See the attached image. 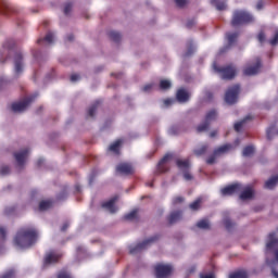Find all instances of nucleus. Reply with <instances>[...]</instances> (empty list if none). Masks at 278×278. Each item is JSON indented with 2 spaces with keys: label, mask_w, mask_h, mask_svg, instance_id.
<instances>
[{
  "label": "nucleus",
  "mask_w": 278,
  "mask_h": 278,
  "mask_svg": "<svg viewBox=\"0 0 278 278\" xmlns=\"http://www.w3.org/2000/svg\"><path fill=\"white\" fill-rule=\"evenodd\" d=\"M38 240V231L35 228H21L13 240L14 245L18 249H29L33 244H36Z\"/></svg>",
  "instance_id": "obj_1"
},
{
  "label": "nucleus",
  "mask_w": 278,
  "mask_h": 278,
  "mask_svg": "<svg viewBox=\"0 0 278 278\" xmlns=\"http://www.w3.org/2000/svg\"><path fill=\"white\" fill-rule=\"evenodd\" d=\"M255 20L253 15L247 11L237 10L232 14L231 26L232 27H241V25H249L253 23Z\"/></svg>",
  "instance_id": "obj_2"
},
{
  "label": "nucleus",
  "mask_w": 278,
  "mask_h": 278,
  "mask_svg": "<svg viewBox=\"0 0 278 278\" xmlns=\"http://www.w3.org/2000/svg\"><path fill=\"white\" fill-rule=\"evenodd\" d=\"M213 68L215 73L219 75V77L226 79L227 81L235 79L236 75H238V68H236V65L233 64H228L219 67L218 64L214 63Z\"/></svg>",
  "instance_id": "obj_3"
},
{
  "label": "nucleus",
  "mask_w": 278,
  "mask_h": 278,
  "mask_svg": "<svg viewBox=\"0 0 278 278\" xmlns=\"http://www.w3.org/2000/svg\"><path fill=\"white\" fill-rule=\"evenodd\" d=\"M231 151V144L227 143L224 146H220L219 148H216L213 153L206 159V164L212 166L213 164H216V160L220 157V155H225V153H229Z\"/></svg>",
  "instance_id": "obj_4"
},
{
  "label": "nucleus",
  "mask_w": 278,
  "mask_h": 278,
  "mask_svg": "<svg viewBox=\"0 0 278 278\" xmlns=\"http://www.w3.org/2000/svg\"><path fill=\"white\" fill-rule=\"evenodd\" d=\"M216 116H218L216 110L213 109L208 111L205 115L204 122L197 127L198 134L207 131V129H210V125H212V121H216Z\"/></svg>",
  "instance_id": "obj_5"
},
{
  "label": "nucleus",
  "mask_w": 278,
  "mask_h": 278,
  "mask_svg": "<svg viewBox=\"0 0 278 278\" xmlns=\"http://www.w3.org/2000/svg\"><path fill=\"white\" fill-rule=\"evenodd\" d=\"M238 94H240V85H233L226 91L225 102L228 105H233L235 103H238Z\"/></svg>",
  "instance_id": "obj_6"
},
{
  "label": "nucleus",
  "mask_w": 278,
  "mask_h": 278,
  "mask_svg": "<svg viewBox=\"0 0 278 278\" xmlns=\"http://www.w3.org/2000/svg\"><path fill=\"white\" fill-rule=\"evenodd\" d=\"M36 97L38 96H30L20 102H14L11 105L12 112H25V110H27V108H29V105L36 101Z\"/></svg>",
  "instance_id": "obj_7"
},
{
  "label": "nucleus",
  "mask_w": 278,
  "mask_h": 278,
  "mask_svg": "<svg viewBox=\"0 0 278 278\" xmlns=\"http://www.w3.org/2000/svg\"><path fill=\"white\" fill-rule=\"evenodd\" d=\"M14 47H16V43L12 39H9L3 43L2 50H0V62L2 64L10 58L12 51H14Z\"/></svg>",
  "instance_id": "obj_8"
},
{
  "label": "nucleus",
  "mask_w": 278,
  "mask_h": 278,
  "mask_svg": "<svg viewBox=\"0 0 278 278\" xmlns=\"http://www.w3.org/2000/svg\"><path fill=\"white\" fill-rule=\"evenodd\" d=\"M261 68H262V60L260 58H256L252 64H249L243 68V75H245L247 77L257 75Z\"/></svg>",
  "instance_id": "obj_9"
},
{
  "label": "nucleus",
  "mask_w": 278,
  "mask_h": 278,
  "mask_svg": "<svg viewBox=\"0 0 278 278\" xmlns=\"http://www.w3.org/2000/svg\"><path fill=\"white\" fill-rule=\"evenodd\" d=\"M157 240H160L159 235L153 236V237L149 238L148 240L142 241L141 243H138L137 245L130 248V250H129L130 255H136V253H140V251L147 249V247L149 244H153V242H157Z\"/></svg>",
  "instance_id": "obj_10"
},
{
  "label": "nucleus",
  "mask_w": 278,
  "mask_h": 278,
  "mask_svg": "<svg viewBox=\"0 0 278 278\" xmlns=\"http://www.w3.org/2000/svg\"><path fill=\"white\" fill-rule=\"evenodd\" d=\"M154 273L156 278H166L173 273V266L157 264L154 266Z\"/></svg>",
  "instance_id": "obj_11"
},
{
  "label": "nucleus",
  "mask_w": 278,
  "mask_h": 278,
  "mask_svg": "<svg viewBox=\"0 0 278 278\" xmlns=\"http://www.w3.org/2000/svg\"><path fill=\"white\" fill-rule=\"evenodd\" d=\"M62 257V254L51 250L47 252L43 257V266H51V264H58Z\"/></svg>",
  "instance_id": "obj_12"
},
{
  "label": "nucleus",
  "mask_w": 278,
  "mask_h": 278,
  "mask_svg": "<svg viewBox=\"0 0 278 278\" xmlns=\"http://www.w3.org/2000/svg\"><path fill=\"white\" fill-rule=\"evenodd\" d=\"M13 155L18 168H23V166H25V162H27V157L29 155V149L27 148L23 149L20 152H15Z\"/></svg>",
  "instance_id": "obj_13"
},
{
  "label": "nucleus",
  "mask_w": 278,
  "mask_h": 278,
  "mask_svg": "<svg viewBox=\"0 0 278 278\" xmlns=\"http://www.w3.org/2000/svg\"><path fill=\"white\" fill-rule=\"evenodd\" d=\"M116 173H118V175H124L126 177L129 175H134V165H131L130 163H119L116 166Z\"/></svg>",
  "instance_id": "obj_14"
},
{
  "label": "nucleus",
  "mask_w": 278,
  "mask_h": 278,
  "mask_svg": "<svg viewBox=\"0 0 278 278\" xmlns=\"http://www.w3.org/2000/svg\"><path fill=\"white\" fill-rule=\"evenodd\" d=\"M242 192V186L240 184L229 185L222 189L223 197H231V194H238Z\"/></svg>",
  "instance_id": "obj_15"
},
{
  "label": "nucleus",
  "mask_w": 278,
  "mask_h": 278,
  "mask_svg": "<svg viewBox=\"0 0 278 278\" xmlns=\"http://www.w3.org/2000/svg\"><path fill=\"white\" fill-rule=\"evenodd\" d=\"M118 201V195H114L111 200L102 203V207L108 210L110 214H116L118 212V207H116V202Z\"/></svg>",
  "instance_id": "obj_16"
},
{
  "label": "nucleus",
  "mask_w": 278,
  "mask_h": 278,
  "mask_svg": "<svg viewBox=\"0 0 278 278\" xmlns=\"http://www.w3.org/2000/svg\"><path fill=\"white\" fill-rule=\"evenodd\" d=\"M176 99L179 103H188V101H190V92H188V90L185 88L178 89Z\"/></svg>",
  "instance_id": "obj_17"
},
{
  "label": "nucleus",
  "mask_w": 278,
  "mask_h": 278,
  "mask_svg": "<svg viewBox=\"0 0 278 278\" xmlns=\"http://www.w3.org/2000/svg\"><path fill=\"white\" fill-rule=\"evenodd\" d=\"M238 36H239L238 33H227L226 39L228 40V46L223 48L220 50V53H225L226 51H229V49H231V45H233V42H236V40H238Z\"/></svg>",
  "instance_id": "obj_18"
},
{
  "label": "nucleus",
  "mask_w": 278,
  "mask_h": 278,
  "mask_svg": "<svg viewBox=\"0 0 278 278\" xmlns=\"http://www.w3.org/2000/svg\"><path fill=\"white\" fill-rule=\"evenodd\" d=\"M14 66L16 75H21L23 73V54L15 53L14 55Z\"/></svg>",
  "instance_id": "obj_19"
},
{
  "label": "nucleus",
  "mask_w": 278,
  "mask_h": 278,
  "mask_svg": "<svg viewBox=\"0 0 278 278\" xmlns=\"http://www.w3.org/2000/svg\"><path fill=\"white\" fill-rule=\"evenodd\" d=\"M173 157V154H165L164 157L157 164L159 173H167L168 168L166 166V162H168Z\"/></svg>",
  "instance_id": "obj_20"
},
{
  "label": "nucleus",
  "mask_w": 278,
  "mask_h": 278,
  "mask_svg": "<svg viewBox=\"0 0 278 278\" xmlns=\"http://www.w3.org/2000/svg\"><path fill=\"white\" fill-rule=\"evenodd\" d=\"M278 244V239L275 237V232L268 235V241L266 243V251H273Z\"/></svg>",
  "instance_id": "obj_21"
},
{
  "label": "nucleus",
  "mask_w": 278,
  "mask_h": 278,
  "mask_svg": "<svg viewBox=\"0 0 278 278\" xmlns=\"http://www.w3.org/2000/svg\"><path fill=\"white\" fill-rule=\"evenodd\" d=\"M182 216V212L181 211H176L169 214V216L167 217V222L168 225H175V223H179V219Z\"/></svg>",
  "instance_id": "obj_22"
},
{
  "label": "nucleus",
  "mask_w": 278,
  "mask_h": 278,
  "mask_svg": "<svg viewBox=\"0 0 278 278\" xmlns=\"http://www.w3.org/2000/svg\"><path fill=\"white\" fill-rule=\"evenodd\" d=\"M123 146V139H117L109 147V151L115 153V155H121V147Z\"/></svg>",
  "instance_id": "obj_23"
},
{
  "label": "nucleus",
  "mask_w": 278,
  "mask_h": 278,
  "mask_svg": "<svg viewBox=\"0 0 278 278\" xmlns=\"http://www.w3.org/2000/svg\"><path fill=\"white\" fill-rule=\"evenodd\" d=\"M239 199H241V201H247V199H253V189H251L250 187L245 188L244 190L242 189Z\"/></svg>",
  "instance_id": "obj_24"
},
{
  "label": "nucleus",
  "mask_w": 278,
  "mask_h": 278,
  "mask_svg": "<svg viewBox=\"0 0 278 278\" xmlns=\"http://www.w3.org/2000/svg\"><path fill=\"white\" fill-rule=\"evenodd\" d=\"M211 5L216 8V10H218L219 12L223 10H227V3L222 0H211Z\"/></svg>",
  "instance_id": "obj_25"
},
{
  "label": "nucleus",
  "mask_w": 278,
  "mask_h": 278,
  "mask_svg": "<svg viewBox=\"0 0 278 278\" xmlns=\"http://www.w3.org/2000/svg\"><path fill=\"white\" fill-rule=\"evenodd\" d=\"M194 51H197V49L194 48V42H192V40H189L187 42V51L185 52L184 56L190 58V55L194 54Z\"/></svg>",
  "instance_id": "obj_26"
},
{
  "label": "nucleus",
  "mask_w": 278,
  "mask_h": 278,
  "mask_svg": "<svg viewBox=\"0 0 278 278\" xmlns=\"http://www.w3.org/2000/svg\"><path fill=\"white\" fill-rule=\"evenodd\" d=\"M99 105H101V101H96L91 104V106L88 109V116L89 117H94V114L97 113V110L99 109Z\"/></svg>",
  "instance_id": "obj_27"
},
{
  "label": "nucleus",
  "mask_w": 278,
  "mask_h": 278,
  "mask_svg": "<svg viewBox=\"0 0 278 278\" xmlns=\"http://www.w3.org/2000/svg\"><path fill=\"white\" fill-rule=\"evenodd\" d=\"M229 278H249V273L244 269H240L230 274Z\"/></svg>",
  "instance_id": "obj_28"
},
{
  "label": "nucleus",
  "mask_w": 278,
  "mask_h": 278,
  "mask_svg": "<svg viewBox=\"0 0 278 278\" xmlns=\"http://www.w3.org/2000/svg\"><path fill=\"white\" fill-rule=\"evenodd\" d=\"M277 184H278V175L268 179L265 182V188H267V190H273V188H275L277 186Z\"/></svg>",
  "instance_id": "obj_29"
},
{
  "label": "nucleus",
  "mask_w": 278,
  "mask_h": 278,
  "mask_svg": "<svg viewBox=\"0 0 278 278\" xmlns=\"http://www.w3.org/2000/svg\"><path fill=\"white\" fill-rule=\"evenodd\" d=\"M9 12H13L12 7L8 5V3L3 2V0H0V14L8 15Z\"/></svg>",
  "instance_id": "obj_30"
},
{
  "label": "nucleus",
  "mask_w": 278,
  "mask_h": 278,
  "mask_svg": "<svg viewBox=\"0 0 278 278\" xmlns=\"http://www.w3.org/2000/svg\"><path fill=\"white\" fill-rule=\"evenodd\" d=\"M247 121H253V115L245 116L244 119L235 124V131H242V127Z\"/></svg>",
  "instance_id": "obj_31"
},
{
  "label": "nucleus",
  "mask_w": 278,
  "mask_h": 278,
  "mask_svg": "<svg viewBox=\"0 0 278 278\" xmlns=\"http://www.w3.org/2000/svg\"><path fill=\"white\" fill-rule=\"evenodd\" d=\"M52 205L53 201L43 200L39 203V212H46V210H49Z\"/></svg>",
  "instance_id": "obj_32"
},
{
  "label": "nucleus",
  "mask_w": 278,
  "mask_h": 278,
  "mask_svg": "<svg viewBox=\"0 0 278 278\" xmlns=\"http://www.w3.org/2000/svg\"><path fill=\"white\" fill-rule=\"evenodd\" d=\"M202 203H203V199L198 198L195 201H193L191 204H189V207H190V210H192V212H197V211L201 210Z\"/></svg>",
  "instance_id": "obj_33"
},
{
  "label": "nucleus",
  "mask_w": 278,
  "mask_h": 278,
  "mask_svg": "<svg viewBox=\"0 0 278 278\" xmlns=\"http://www.w3.org/2000/svg\"><path fill=\"white\" fill-rule=\"evenodd\" d=\"M176 166H178L181 170H188L190 168V161L188 160H177L176 161Z\"/></svg>",
  "instance_id": "obj_34"
},
{
  "label": "nucleus",
  "mask_w": 278,
  "mask_h": 278,
  "mask_svg": "<svg viewBox=\"0 0 278 278\" xmlns=\"http://www.w3.org/2000/svg\"><path fill=\"white\" fill-rule=\"evenodd\" d=\"M207 149H208V146L207 144H203L200 148L193 150V153H194V155L200 157V155H205V153H207Z\"/></svg>",
  "instance_id": "obj_35"
},
{
  "label": "nucleus",
  "mask_w": 278,
  "mask_h": 278,
  "mask_svg": "<svg viewBox=\"0 0 278 278\" xmlns=\"http://www.w3.org/2000/svg\"><path fill=\"white\" fill-rule=\"evenodd\" d=\"M253 153H255V148L253 146H247L242 151L243 157H251Z\"/></svg>",
  "instance_id": "obj_36"
},
{
  "label": "nucleus",
  "mask_w": 278,
  "mask_h": 278,
  "mask_svg": "<svg viewBox=\"0 0 278 278\" xmlns=\"http://www.w3.org/2000/svg\"><path fill=\"white\" fill-rule=\"evenodd\" d=\"M109 38L113 41V42H121V33H117V31H114V30H111L109 31Z\"/></svg>",
  "instance_id": "obj_37"
},
{
  "label": "nucleus",
  "mask_w": 278,
  "mask_h": 278,
  "mask_svg": "<svg viewBox=\"0 0 278 278\" xmlns=\"http://www.w3.org/2000/svg\"><path fill=\"white\" fill-rule=\"evenodd\" d=\"M56 278H73V275L67 269H61L58 271Z\"/></svg>",
  "instance_id": "obj_38"
},
{
  "label": "nucleus",
  "mask_w": 278,
  "mask_h": 278,
  "mask_svg": "<svg viewBox=\"0 0 278 278\" xmlns=\"http://www.w3.org/2000/svg\"><path fill=\"white\" fill-rule=\"evenodd\" d=\"M135 218H138V210H132L124 216V220H135Z\"/></svg>",
  "instance_id": "obj_39"
},
{
  "label": "nucleus",
  "mask_w": 278,
  "mask_h": 278,
  "mask_svg": "<svg viewBox=\"0 0 278 278\" xmlns=\"http://www.w3.org/2000/svg\"><path fill=\"white\" fill-rule=\"evenodd\" d=\"M170 86H172L170 80L162 79L160 81V89L161 90H170Z\"/></svg>",
  "instance_id": "obj_40"
},
{
  "label": "nucleus",
  "mask_w": 278,
  "mask_h": 278,
  "mask_svg": "<svg viewBox=\"0 0 278 278\" xmlns=\"http://www.w3.org/2000/svg\"><path fill=\"white\" fill-rule=\"evenodd\" d=\"M43 40L51 45L53 42V33H48L43 39H38V45H40V42H42Z\"/></svg>",
  "instance_id": "obj_41"
},
{
  "label": "nucleus",
  "mask_w": 278,
  "mask_h": 278,
  "mask_svg": "<svg viewBox=\"0 0 278 278\" xmlns=\"http://www.w3.org/2000/svg\"><path fill=\"white\" fill-rule=\"evenodd\" d=\"M197 227H199V229H210V222H207V219H202L198 222Z\"/></svg>",
  "instance_id": "obj_42"
},
{
  "label": "nucleus",
  "mask_w": 278,
  "mask_h": 278,
  "mask_svg": "<svg viewBox=\"0 0 278 278\" xmlns=\"http://www.w3.org/2000/svg\"><path fill=\"white\" fill-rule=\"evenodd\" d=\"M16 277V271L14 269H9L5 271L0 278H15Z\"/></svg>",
  "instance_id": "obj_43"
},
{
  "label": "nucleus",
  "mask_w": 278,
  "mask_h": 278,
  "mask_svg": "<svg viewBox=\"0 0 278 278\" xmlns=\"http://www.w3.org/2000/svg\"><path fill=\"white\" fill-rule=\"evenodd\" d=\"M224 225H225V228L227 229V231H231V229H233V226L236 224H233L230 218H225Z\"/></svg>",
  "instance_id": "obj_44"
},
{
  "label": "nucleus",
  "mask_w": 278,
  "mask_h": 278,
  "mask_svg": "<svg viewBox=\"0 0 278 278\" xmlns=\"http://www.w3.org/2000/svg\"><path fill=\"white\" fill-rule=\"evenodd\" d=\"M72 10H73V2H66L64 10H63L65 16H68V14H71Z\"/></svg>",
  "instance_id": "obj_45"
},
{
  "label": "nucleus",
  "mask_w": 278,
  "mask_h": 278,
  "mask_svg": "<svg viewBox=\"0 0 278 278\" xmlns=\"http://www.w3.org/2000/svg\"><path fill=\"white\" fill-rule=\"evenodd\" d=\"M269 45H271V47H276V45H278V30L275 31L274 38L269 40Z\"/></svg>",
  "instance_id": "obj_46"
},
{
  "label": "nucleus",
  "mask_w": 278,
  "mask_h": 278,
  "mask_svg": "<svg viewBox=\"0 0 278 278\" xmlns=\"http://www.w3.org/2000/svg\"><path fill=\"white\" fill-rule=\"evenodd\" d=\"M0 175H10V166L3 165L0 167Z\"/></svg>",
  "instance_id": "obj_47"
},
{
  "label": "nucleus",
  "mask_w": 278,
  "mask_h": 278,
  "mask_svg": "<svg viewBox=\"0 0 278 278\" xmlns=\"http://www.w3.org/2000/svg\"><path fill=\"white\" fill-rule=\"evenodd\" d=\"M177 8H185L188 4V0H174Z\"/></svg>",
  "instance_id": "obj_48"
},
{
  "label": "nucleus",
  "mask_w": 278,
  "mask_h": 278,
  "mask_svg": "<svg viewBox=\"0 0 278 278\" xmlns=\"http://www.w3.org/2000/svg\"><path fill=\"white\" fill-rule=\"evenodd\" d=\"M179 203H184V197L178 195L173 199V205H179Z\"/></svg>",
  "instance_id": "obj_49"
},
{
  "label": "nucleus",
  "mask_w": 278,
  "mask_h": 278,
  "mask_svg": "<svg viewBox=\"0 0 278 278\" xmlns=\"http://www.w3.org/2000/svg\"><path fill=\"white\" fill-rule=\"evenodd\" d=\"M14 212H16V207H14V206H9V207H7V208L4 210V214H5L7 216H10V214H14Z\"/></svg>",
  "instance_id": "obj_50"
},
{
  "label": "nucleus",
  "mask_w": 278,
  "mask_h": 278,
  "mask_svg": "<svg viewBox=\"0 0 278 278\" xmlns=\"http://www.w3.org/2000/svg\"><path fill=\"white\" fill-rule=\"evenodd\" d=\"M184 179H186V181H192L193 176L190 174V172L187 170L184 173Z\"/></svg>",
  "instance_id": "obj_51"
},
{
  "label": "nucleus",
  "mask_w": 278,
  "mask_h": 278,
  "mask_svg": "<svg viewBox=\"0 0 278 278\" xmlns=\"http://www.w3.org/2000/svg\"><path fill=\"white\" fill-rule=\"evenodd\" d=\"M8 84H9L8 79L0 77V90L2 88H5V86H8Z\"/></svg>",
  "instance_id": "obj_52"
},
{
  "label": "nucleus",
  "mask_w": 278,
  "mask_h": 278,
  "mask_svg": "<svg viewBox=\"0 0 278 278\" xmlns=\"http://www.w3.org/2000/svg\"><path fill=\"white\" fill-rule=\"evenodd\" d=\"M257 40L258 42H264L266 40V34H264L263 31H261L257 36Z\"/></svg>",
  "instance_id": "obj_53"
},
{
  "label": "nucleus",
  "mask_w": 278,
  "mask_h": 278,
  "mask_svg": "<svg viewBox=\"0 0 278 278\" xmlns=\"http://www.w3.org/2000/svg\"><path fill=\"white\" fill-rule=\"evenodd\" d=\"M152 89H153V84H148L142 88L143 92H151Z\"/></svg>",
  "instance_id": "obj_54"
},
{
  "label": "nucleus",
  "mask_w": 278,
  "mask_h": 278,
  "mask_svg": "<svg viewBox=\"0 0 278 278\" xmlns=\"http://www.w3.org/2000/svg\"><path fill=\"white\" fill-rule=\"evenodd\" d=\"M197 24V21L194 20H189L186 24V26L188 27V29L194 27V25Z\"/></svg>",
  "instance_id": "obj_55"
},
{
  "label": "nucleus",
  "mask_w": 278,
  "mask_h": 278,
  "mask_svg": "<svg viewBox=\"0 0 278 278\" xmlns=\"http://www.w3.org/2000/svg\"><path fill=\"white\" fill-rule=\"evenodd\" d=\"M66 197H67L66 191H63L61 194H59L56 197V199H58V201H64V199H66Z\"/></svg>",
  "instance_id": "obj_56"
},
{
  "label": "nucleus",
  "mask_w": 278,
  "mask_h": 278,
  "mask_svg": "<svg viewBox=\"0 0 278 278\" xmlns=\"http://www.w3.org/2000/svg\"><path fill=\"white\" fill-rule=\"evenodd\" d=\"M80 76L79 74H72L71 75V81H79Z\"/></svg>",
  "instance_id": "obj_57"
},
{
  "label": "nucleus",
  "mask_w": 278,
  "mask_h": 278,
  "mask_svg": "<svg viewBox=\"0 0 278 278\" xmlns=\"http://www.w3.org/2000/svg\"><path fill=\"white\" fill-rule=\"evenodd\" d=\"M5 229L0 227V240H5Z\"/></svg>",
  "instance_id": "obj_58"
},
{
  "label": "nucleus",
  "mask_w": 278,
  "mask_h": 278,
  "mask_svg": "<svg viewBox=\"0 0 278 278\" xmlns=\"http://www.w3.org/2000/svg\"><path fill=\"white\" fill-rule=\"evenodd\" d=\"M264 8V0H258L256 3V10H262Z\"/></svg>",
  "instance_id": "obj_59"
},
{
  "label": "nucleus",
  "mask_w": 278,
  "mask_h": 278,
  "mask_svg": "<svg viewBox=\"0 0 278 278\" xmlns=\"http://www.w3.org/2000/svg\"><path fill=\"white\" fill-rule=\"evenodd\" d=\"M267 138H268V140H273V129H268L267 130Z\"/></svg>",
  "instance_id": "obj_60"
},
{
  "label": "nucleus",
  "mask_w": 278,
  "mask_h": 278,
  "mask_svg": "<svg viewBox=\"0 0 278 278\" xmlns=\"http://www.w3.org/2000/svg\"><path fill=\"white\" fill-rule=\"evenodd\" d=\"M271 275L274 278H278V270H276L275 267L271 268Z\"/></svg>",
  "instance_id": "obj_61"
},
{
  "label": "nucleus",
  "mask_w": 278,
  "mask_h": 278,
  "mask_svg": "<svg viewBox=\"0 0 278 278\" xmlns=\"http://www.w3.org/2000/svg\"><path fill=\"white\" fill-rule=\"evenodd\" d=\"M216 136H218V130L211 131L210 138H216Z\"/></svg>",
  "instance_id": "obj_62"
},
{
  "label": "nucleus",
  "mask_w": 278,
  "mask_h": 278,
  "mask_svg": "<svg viewBox=\"0 0 278 278\" xmlns=\"http://www.w3.org/2000/svg\"><path fill=\"white\" fill-rule=\"evenodd\" d=\"M66 40H67L68 42H73V41L75 40V36H74V35H68V36L66 37Z\"/></svg>",
  "instance_id": "obj_63"
},
{
  "label": "nucleus",
  "mask_w": 278,
  "mask_h": 278,
  "mask_svg": "<svg viewBox=\"0 0 278 278\" xmlns=\"http://www.w3.org/2000/svg\"><path fill=\"white\" fill-rule=\"evenodd\" d=\"M66 229H68V223L63 224L61 231H66Z\"/></svg>",
  "instance_id": "obj_64"
}]
</instances>
